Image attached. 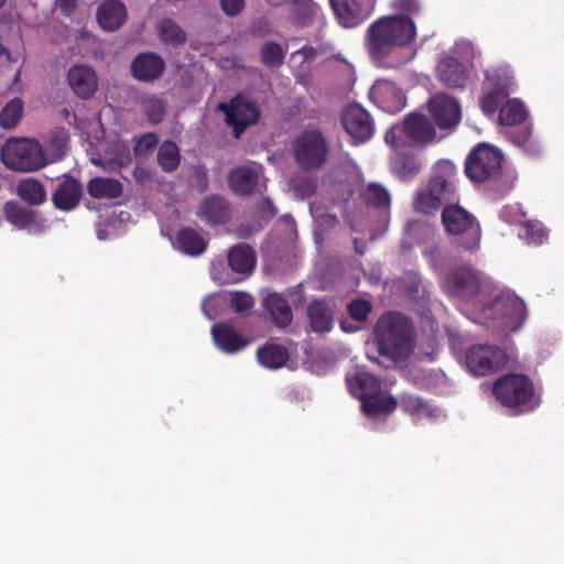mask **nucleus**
<instances>
[{
    "label": "nucleus",
    "mask_w": 564,
    "mask_h": 564,
    "mask_svg": "<svg viewBox=\"0 0 564 564\" xmlns=\"http://www.w3.org/2000/svg\"><path fill=\"white\" fill-rule=\"evenodd\" d=\"M375 340L381 357L387 358L389 368L410 358L414 349L415 333L410 319L400 312L382 314L373 329Z\"/></svg>",
    "instance_id": "nucleus-2"
},
{
    "label": "nucleus",
    "mask_w": 564,
    "mask_h": 564,
    "mask_svg": "<svg viewBox=\"0 0 564 564\" xmlns=\"http://www.w3.org/2000/svg\"><path fill=\"white\" fill-rule=\"evenodd\" d=\"M502 153L495 147L480 143L465 161V174L474 183L496 181L502 171Z\"/></svg>",
    "instance_id": "nucleus-9"
},
{
    "label": "nucleus",
    "mask_w": 564,
    "mask_h": 564,
    "mask_svg": "<svg viewBox=\"0 0 564 564\" xmlns=\"http://www.w3.org/2000/svg\"><path fill=\"white\" fill-rule=\"evenodd\" d=\"M59 113H61V117L68 122V120H69V118H70L73 112L68 108L64 107L59 111Z\"/></svg>",
    "instance_id": "nucleus-57"
},
{
    "label": "nucleus",
    "mask_w": 564,
    "mask_h": 564,
    "mask_svg": "<svg viewBox=\"0 0 564 564\" xmlns=\"http://www.w3.org/2000/svg\"><path fill=\"white\" fill-rule=\"evenodd\" d=\"M165 69V62L154 52L138 54L131 62L130 72L134 79L141 83H152L159 79Z\"/></svg>",
    "instance_id": "nucleus-18"
},
{
    "label": "nucleus",
    "mask_w": 564,
    "mask_h": 564,
    "mask_svg": "<svg viewBox=\"0 0 564 564\" xmlns=\"http://www.w3.org/2000/svg\"><path fill=\"white\" fill-rule=\"evenodd\" d=\"M429 110L441 129H449L457 126L462 118L460 105L446 94H436L429 101Z\"/></svg>",
    "instance_id": "nucleus-17"
},
{
    "label": "nucleus",
    "mask_w": 564,
    "mask_h": 564,
    "mask_svg": "<svg viewBox=\"0 0 564 564\" xmlns=\"http://www.w3.org/2000/svg\"><path fill=\"white\" fill-rule=\"evenodd\" d=\"M370 97L387 112H398L404 107V97L398 87L387 80H378L370 89Z\"/></svg>",
    "instance_id": "nucleus-22"
},
{
    "label": "nucleus",
    "mask_w": 564,
    "mask_h": 564,
    "mask_svg": "<svg viewBox=\"0 0 564 564\" xmlns=\"http://www.w3.org/2000/svg\"><path fill=\"white\" fill-rule=\"evenodd\" d=\"M442 224L447 234L460 237L459 245L465 250L479 247L481 228L477 218L462 207L458 200L451 202L442 209Z\"/></svg>",
    "instance_id": "nucleus-5"
},
{
    "label": "nucleus",
    "mask_w": 564,
    "mask_h": 564,
    "mask_svg": "<svg viewBox=\"0 0 564 564\" xmlns=\"http://www.w3.org/2000/svg\"><path fill=\"white\" fill-rule=\"evenodd\" d=\"M207 240L191 227L181 228L176 234L174 247L191 257L203 254L207 248Z\"/></svg>",
    "instance_id": "nucleus-32"
},
{
    "label": "nucleus",
    "mask_w": 564,
    "mask_h": 564,
    "mask_svg": "<svg viewBox=\"0 0 564 564\" xmlns=\"http://www.w3.org/2000/svg\"><path fill=\"white\" fill-rule=\"evenodd\" d=\"M492 394L502 406L516 414L533 411L538 405L532 380L521 373L499 377L492 384Z\"/></svg>",
    "instance_id": "nucleus-4"
},
{
    "label": "nucleus",
    "mask_w": 564,
    "mask_h": 564,
    "mask_svg": "<svg viewBox=\"0 0 564 564\" xmlns=\"http://www.w3.org/2000/svg\"><path fill=\"white\" fill-rule=\"evenodd\" d=\"M155 29L159 39L167 45L178 47L187 40L185 31L170 18L160 20Z\"/></svg>",
    "instance_id": "nucleus-40"
},
{
    "label": "nucleus",
    "mask_w": 564,
    "mask_h": 564,
    "mask_svg": "<svg viewBox=\"0 0 564 564\" xmlns=\"http://www.w3.org/2000/svg\"><path fill=\"white\" fill-rule=\"evenodd\" d=\"M329 143L318 129L303 131L292 143L294 160L301 170L321 169L328 160Z\"/></svg>",
    "instance_id": "nucleus-7"
},
{
    "label": "nucleus",
    "mask_w": 564,
    "mask_h": 564,
    "mask_svg": "<svg viewBox=\"0 0 564 564\" xmlns=\"http://www.w3.org/2000/svg\"><path fill=\"white\" fill-rule=\"evenodd\" d=\"M420 389L435 394L444 393L448 388V378L441 370L422 371L416 381Z\"/></svg>",
    "instance_id": "nucleus-41"
},
{
    "label": "nucleus",
    "mask_w": 564,
    "mask_h": 564,
    "mask_svg": "<svg viewBox=\"0 0 564 564\" xmlns=\"http://www.w3.org/2000/svg\"><path fill=\"white\" fill-rule=\"evenodd\" d=\"M24 104L20 98L10 100L0 111V126L3 129L14 128L22 118Z\"/></svg>",
    "instance_id": "nucleus-46"
},
{
    "label": "nucleus",
    "mask_w": 564,
    "mask_h": 564,
    "mask_svg": "<svg viewBox=\"0 0 564 564\" xmlns=\"http://www.w3.org/2000/svg\"><path fill=\"white\" fill-rule=\"evenodd\" d=\"M18 197L30 207L43 205L47 199L45 186L35 177H23L15 186Z\"/></svg>",
    "instance_id": "nucleus-29"
},
{
    "label": "nucleus",
    "mask_w": 564,
    "mask_h": 564,
    "mask_svg": "<svg viewBox=\"0 0 564 564\" xmlns=\"http://www.w3.org/2000/svg\"><path fill=\"white\" fill-rule=\"evenodd\" d=\"M142 109L152 124L161 123L166 113V102L155 95H149L141 100Z\"/></svg>",
    "instance_id": "nucleus-45"
},
{
    "label": "nucleus",
    "mask_w": 564,
    "mask_h": 564,
    "mask_svg": "<svg viewBox=\"0 0 564 564\" xmlns=\"http://www.w3.org/2000/svg\"><path fill=\"white\" fill-rule=\"evenodd\" d=\"M285 57L283 47L273 41L265 42L260 48V58L263 65L269 68L280 67Z\"/></svg>",
    "instance_id": "nucleus-47"
},
{
    "label": "nucleus",
    "mask_w": 564,
    "mask_h": 564,
    "mask_svg": "<svg viewBox=\"0 0 564 564\" xmlns=\"http://www.w3.org/2000/svg\"><path fill=\"white\" fill-rule=\"evenodd\" d=\"M499 122L502 126L514 127L525 121L528 109L524 104L517 99H508L499 107Z\"/></svg>",
    "instance_id": "nucleus-38"
},
{
    "label": "nucleus",
    "mask_w": 564,
    "mask_h": 564,
    "mask_svg": "<svg viewBox=\"0 0 564 564\" xmlns=\"http://www.w3.org/2000/svg\"><path fill=\"white\" fill-rule=\"evenodd\" d=\"M6 54L9 59H11L10 53L7 51V48L0 43V56Z\"/></svg>",
    "instance_id": "nucleus-58"
},
{
    "label": "nucleus",
    "mask_w": 564,
    "mask_h": 564,
    "mask_svg": "<svg viewBox=\"0 0 564 564\" xmlns=\"http://www.w3.org/2000/svg\"><path fill=\"white\" fill-rule=\"evenodd\" d=\"M490 311L500 325L511 332L521 328L528 316L523 300L511 292L497 295L490 304Z\"/></svg>",
    "instance_id": "nucleus-11"
},
{
    "label": "nucleus",
    "mask_w": 564,
    "mask_h": 564,
    "mask_svg": "<svg viewBox=\"0 0 564 564\" xmlns=\"http://www.w3.org/2000/svg\"><path fill=\"white\" fill-rule=\"evenodd\" d=\"M227 262L232 272L249 275L256 268L257 253L248 243H238L228 250Z\"/></svg>",
    "instance_id": "nucleus-27"
},
{
    "label": "nucleus",
    "mask_w": 564,
    "mask_h": 564,
    "mask_svg": "<svg viewBox=\"0 0 564 564\" xmlns=\"http://www.w3.org/2000/svg\"><path fill=\"white\" fill-rule=\"evenodd\" d=\"M212 336L216 346L226 354H235L242 350L248 345V340L239 335L232 326L226 323L213 325Z\"/></svg>",
    "instance_id": "nucleus-26"
},
{
    "label": "nucleus",
    "mask_w": 564,
    "mask_h": 564,
    "mask_svg": "<svg viewBox=\"0 0 564 564\" xmlns=\"http://www.w3.org/2000/svg\"><path fill=\"white\" fill-rule=\"evenodd\" d=\"M442 288L452 297L469 300L479 291V279L470 269H457L443 278Z\"/></svg>",
    "instance_id": "nucleus-16"
},
{
    "label": "nucleus",
    "mask_w": 564,
    "mask_h": 564,
    "mask_svg": "<svg viewBox=\"0 0 564 564\" xmlns=\"http://www.w3.org/2000/svg\"><path fill=\"white\" fill-rule=\"evenodd\" d=\"M456 176L457 169L452 161H437L426 185L412 196L413 210L421 215H435L451 202L458 200Z\"/></svg>",
    "instance_id": "nucleus-3"
},
{
    "label": "nucleus",
    "mask_w": 564,
    "mask_h": 564,
    "mask_svg": "<svg viewBox=\"0 0 564 564\" xmlns=\"http://www.w3.org/2000/svg\"><path fill=\"white\" fill-rule=\"evenodd\" d=\"M398 408V401L392 395L383 394L382 391L371 394L361 401V410L368 417L389 415Z\"/></svg>",
    "instance_id": "nucleus-33"
},
{
    "label": "nucleus",
    "mask_w": 564,
    "mask_h": 564,
    "mask_svg": "<svg viewBox=\"0 0 564 564\" xmlns=\"http://www.w3.org/2000/svg\"><path fill=\"white\" fill-rule=\"evenodd\" d=\"M402 129L404 134L416 143L426 144L436 137L434 124L426 116L421 113L408 115Z\"/></svg>",
    "instance_id": "nucleus-25"
},
{
    "label": "nucleus",
    "mask_w": 564,
    "mask_h": 564,
    "mask_svg": "<svg viewBox=\"0 0 564 564\" xmlns=\"http://www.w3.org/2000/svg\"><path fill=\"white\" fill-rule=\"evenodd\" d=\"M254 302L252 296L243 292H237L232 295L231 306L236 312H246L252 308Z\"/></svg>",
    "instance_id": "nucleus-51"
},
{
    "label": "nucleus",
    "mask_w": 564,
    "mask_h": 564,
    "mask_svg": "<svg viewBox=\"0 0 564 564\" xmlns=\"http://www.w3.org/2000/svg\"><path fill=\"white\" fill-rule=\"evenodd\" d=\"M508 361L506 352L498 346L475 345L465 354L468 370L477 377H485L502 369Z\"/></svg>",
    "instance_id": "nucleus-10"
},
{
    "label": "nucleus",
    "mask_w": 564,
    "mask_h": 564,
    "mask_svg": "<svg viewBox=\"0 0 564 564\" xmlns=\"http://www.w3.org/2000/svg\"><path fill=\"white\" fill-rule=\"evenodd\" d=\"M180 150L175 142H163L158 151V163L164 172H174L180 165Z\"/></svg>",
    "instance_id": "nucleus-44"
},
{
    "label": "nucleus",
    "mask_w": 564,
    "mask_h": 564,
    "mask_svg": "<svg viewBox=\"0 0 564 564\" xmlns=\"http://www.w3.org/2000/svg\"><path fill=\"white\" fill-rule=\"evenodd\" d=\"M219 109L226 113V120L234 128V134L239 138L245 130L256 124L260 118V109L256 101L238 94L229 104H220Z\"/></svg>",
    "instance_id": "nucleus-12"
},
{
    "label": "nucleus",
    "mask_w": 564,
    "mask_h": 564,
    "mask_svg": "<svg viewBox=\"0 0 564 564\" xmlns=\"http://www.w3.org/2000/svg\"><path fill=\"white\" fill-rule=\"evenodd\" d=\"M156 143H158V140H156L155 134L147 133L139 139V141L134 148V151L138 154L149 152L150 150L155 148Z\"/></svg>",
    "instance_id": "nucleus-53"
},
{
    "label": "nucleus",
    "mask_w": 564,
    "mask_h": 564,
    "mask_svg": "<svg viewBox=\"0 0 564 564\" xmlns=\"http://www.w3.org/2000/svg\"><path fill=\"white\" fill-rule=\"evenodd\" d=\"M257 358L260 365L268 369H279L283 367L290 358L285 346L268 343L257 350Z\"/></svg>",
    "instance_id": "nucleus-36"
},
{
    "label": "nucleus",
    "mask_w": 564,
    "mask_h": 564,
    "mask_svg": "<svg viewBox=\"0 0 564 564\" xmlns=\"http://www.w3.org/2000/svg\"><path fill=\"white\" fill-rule=\"evenodd\" d=\"M361 199L366 205L376 208H389L391 204L389 191L378 183H369L361 193Z\"/></svg>",
    "instance_id": "nucleus-42"
},
{
    "label": "nucleus",
    "mask_w": 564,
    "mask_h": 564,
    "mask_svg": "<svg viewBox=\"0 0 564 564\" xmlns=\"http://www.w3.org/2000/svg\"><path fill=\"white\" fill-rule=\"evenodd\" d=\"M346 384L350 394L360 401L382 390V381L375 375L364 370L348 373L346 376Z\"/></svg>",
    "instance_id": "nucleus-23"
},
{
    "label": "nucleus",
    "mask_w": 564,
    "mask_h": 564,
    "mask_svg": "<svg viewBox=\"0 0 564 564\" xmlns=\"http://www.w3.org/2000/svg\"><path fill=\"white\" fill-rule=\"evenodd\" d=\"M341 123L355 143L367 142L375 132L372 117L358 104H350L346 107L341 115Z\"/></svg>",
    "instance_id": "nucleus-15"
},
{
    "label": "nucleus",
    "mask_w": 564,
    "mask_h": 564,
    "mask_svg": "<svg viewBox=\"0 0 564 564\" xmlns=\"http://www.w3.org/2000/svg\"><path fill=\"white\" fill-rule=\"evenodd\" d=\"M528 243H542L546 239L544 226L539 220H525L523 234L520 235Z\"/></svg>",
    "instance_id": "nucleus-48"
},
{
    "label": "nucleus",
    "mask_w": 564,
    "mask_h": 564,
    "mask_svg": "<svg viewBox=\"0 0 564 564\" xmlns=\"http://www.w3.org/2000/svg\"><path fill=\"white\" fill-rule=\"evenodd\" d=\"M393 172L402 181H409L420 174L422 164L413 154H399L393 161Z\"/></svg>",
    "instance_id": "nucleus-43"
},
{
    "label": "nucleus",
    "mask_w": 564,
    "mask_h": 564,
    "mask_svg": "<svg viewBox=\"0 0 564 564\" xmlns=\"http://www.w3.org/2000/svg\"><path fill=\"white\" fill-rule=\"evenodd\" d=\"M127 15V8L120 0L102 2L96 13L100 28L110 32L119 30L124 24Z\"/></svg>",
    "instance_id": "nucleus-24"
},
{
    "label": "nucleus",
    "mask_w": 564,
    "mask_h": 564,
    "mask_svg": "<svg viewBox=\"0 0 564 564\" xmlns=\"http://www.w3.org/2000/svg\"><path fill=\"white\" fill-rule=\"evenodd\" d=\"M69 142V133L63 127H57L50 133V144L58 153H64Z\"/></svg>",
    "instance_id": "nucleus-50"
},
{
    "label": "nucleus",
    "mask_w": 564,
    "mask_h": 564,
    "mask_svg": "<svg viewBox=\"0 0 564 564\" xmlns=\"http://www.w3.org/2000/svg\"><path fill=\"white\" fill-rule=\"evenodd\" d=\"M262 305L270 314L272 323L279 328H285L293 321V313L286 299L279 293H269L262 301Z\"/></svg>",
    "instance_id": "nucleus-28"
},
{
    "label": "nucleus",
    "mask_w": 564,
    "mask_h": 564,
    "mask_svg": "<svg viewBox=\"0 0 564 564\" xmlns=\"http://www.w3.org/2000/svg\"><path fill=\"white\" fill-rule=\"evenodd\" d=\"M76 0H56V7L64 14L69 17L76 9Z\"/></svg>",
    "instance_id": "nucleus-54"
},
{
    "label": "nucleus",
    "mask_w": 564,
    "mask_h": 564,
    "mask_svg": "<svg viewBox=\"0 0 564 564\" xmlns=\"http://www.w3.org/2000/svg\"><path fill=\"white\" fill-rule=\"evenodd\" d=\"M401 410L416 416L433 417L437 415V408L432 406L427 401L412 393H403L398 401Z\"/></svg>",
    "instance_id": "nucleus-39"
},
{
    "label": "nucleus",
    "mask_w": 564,
    "mask_h": 564,
    "mask_svg": "<svg viewBox=\"0 0 564 564\" xmlns=\"http://www.w3.org/2000/svg\"><path fill=\"white\" fill-rule=\"evenodd\" d=\"M307 317L311 330L315 333L329 332L333 327V311L325 300H315L307 306Z\"/></svg>",
    "instance_id": "nucleus-31"
},
{
    "label": "nucleus",
    "mask_w": 564,
    "mask_h": 564,
    "mask_svg": "<svg viewBox=\"0 0 564 564\" xmlns=\"http://www.w3.org/2000/svg\"><path fill=\"white\" fill-rule=\"evenodd\" d=\"M7 0H0V8H2L6 4Z\"/></svg>",
    "instance_id": "nucleus-59"
},
{
    "label": "nucleus",
    "mask_w": 564,
    "mask_h": 564,
    "mask_svg": "<svg viewBox=\"0 0 564 564\" xmlns=\"http://www.w3.org/2000/svg\"><path fill=\"white\" fill-rule=\"evenodd\" d=\"M7 167L19 172H33L46 165V158L36 140L12 139L1 150Z\"/></svg>",
    "instance_id": "nucleus-8"
},
{
    "label": "nucleus",
    "mask_w": 564,
    "mask_h": 564,
    "mask_svg": "<svg viewBox=\"0 0 564 564\" xmlns=\"http://www.w3.org/2000/svg\"><path fill=\"white\" fill-rule=\"evenodd\" d=\"M221 11L227 17H237L245 8V0H219Z\"/></svg>",
    "instance_id": "nucleus-52"
},
{
    "label": "nucleus",
    "mask_w": 564,
    "mask_h": 564,
    "mask_svg": "<svg viewBox=\"0 0 564 564\" xmlns=\"http://www.w3.org/2000/svg\"><path fill=\"white\" fill-rule=\"evenodd\" d=\"M67 83L73 93L82 99H89L98 88L95 70L90 66L82 64L74 65L68 69Z\"/></svg>",
    "instance_id": "nucleus-20"
},
{
    "label": "nucleus",
    "mask_w": 564,
    "mask_h": 564,
    "mask_svg": "<svg viewBox=\"0 0 564 564\" xmlns=\"http://www.w3.org/2000/svg\"><path fill=\"white\" fill-rule=\"evenodd\" d=\"M337 22L346 28H356L373 12L376 0H329Z\"/></svg>",
    "instance_id": "nucleus-14"
},
{
    "label": "nucleus",
    "mask_w": 564,
    "mask_h": 564,
    "mask_svg": "<svg viewBox=\"0 0 564 564\" xmlns=\"http://www.w3.org/2000/svg\"><path fill=\"white\" fill-rule=\"evenodd\" d=\"M401 132H403L402 126L391 128L384 134L386 142L394 149L398 148L399 144L397 142V135H398V133H401Z\"/></svg>",
    "instance_id": "nucleus-55"
},
{
    "label": "nucleus",
    "mask_w": 564,
    "mask_h": 564,
    "mask_svg": "<svg viewBox=\"0 0 564 564\" xmlns=\"http://www.w3.org/2000/svg\"><path fill=\"white\" fill-rule=\"evenodd\" d=\"M83 196L82 184L72 176L65 175L52 194V203L58 210L69 212L76 208Z\"/></svg>",
    "instance_id": "nucleus-21"
},
{
    "label": "nucleus",
    "mask_w": 564,
    "mask_h": 564,
    "mask_svg": "<svg viewBox=\"0 0 564 564\" xmlns=\"http://www.w3.org/2000/svg\"><path fill=\"white\" fill-rule=\"evenodd\" d=\"M228 183L232 192L248 195L254 191L258 184V173L251 167L240 166L230 172Z\"/></svg>",
    "instance_id": "nucleus-35"
},
{
    "label": "nucleus",
    "mask_w": 564,
    "mask_h": 564,
    "mask_svg": "<svg viewBox=\"0 0 564 564\" xmlns=\"http://www.w3.org/2000/svg\"><path fill=\"white\" fill-rule=\"evenodd\" d=\"M391 7L402 13L377 19L366 33L368 54L378 67L387 69L399 68L411 59L403 50L416 37L412 17L421 11L417 0H393Z\"/></svg>",
    "instance_id": "nucleus-1"
},
{
    "label": "nucleus",
    "mask_w": 564,
    "mask_h": 564,
    "mask_svg": "<svg viewBox=\"0 0 564 564\" xmlns=\"http://www.w3.org/2000/svg\"><path fill=\"white\" fill-rule=\"evenodd\" d=\"M440 80L448 88H464L467 82L465 66L455 57H445L437 67Z\"/></svg>",
    "instance_id": "nucleus-30"
},
{
    "label": "nucleus",
    "mask_w": 564,
    "mask_h": 564,
    "mask_svg": "<svg viewBox=\"0 0 564 564\" xmlns=\"http://www.w3.org/2000/svg\"><path fill=\"white\" fill-rule=\"evenodd\" d=\"M514 86V76L510 66L499 65L485 70L482 96L479 100L482 112L487 116L495 115Z\"/></svg>",
    "instance_id": "nucleus-6"
},
{
    "label": "nucleus",
    "mask_w": 564,
    "mask_h": 564,
    "mask_svg": "<svg viewBox=\"0 0 564 564\" xmlns=\"http://www.w3.org/2000/svg\"><path fill=\"white\" fill-rule=\"evenodd\" d=\"M2 214L4 219L17 230L42 234L46 228L45 219L40 212L14 199L4 203Z\"/></svg>",
    "instance_id": "nucleus-13"
},
{
    "label": "nucleus",
    "mask_w": 564,
    "mask_h": 564,
    "mask_svg": "<svg viewBox=\"0 0 564 564\" xmlns=\"http://www.w3.org/2000/svg\"><path fill=\"white\" fill-rule=\"evenodd\" d=\"M371 308V303L364 299L354 300L348 304V313L350 317L357 322H365Z\"/></svg>",
    "instance_id": "nucleus-49"
},
{
    "label": "nucleus",
    "mask_w": 564,
    "mask_h": 564,
    "mask_svg": "<svg viewBox=\"0 0 564 564\" xmlns=\"http://www.w3.org/2000/svg\"><path fill=\"white\" fill-rule=\"evenodd\" d=\"M508 138L516 147L520 148L531 158H538L542 154L541 144L533 137L530 124H525L522 129H512L508 131Z\"/></svg>",
    "instance_id": "nucleus-37"
},
{
    "label": "nucleus",
    "mask_w": 564,
    "mask_h": 564,
    "mask_svg": "<svg viewBox=\"0 0 564 564\" xmlns=\"http://www.w3.org/2000/svg\"><path fill=\"white\" fill-rule=\"evenodd\" d=\"M68 124L75 129L82 128L80 120L78 119V117L75 112L72 113V116L68 120Z\"/></svg>",
    "instance_id": "nucleus-56"
},
{
    "label": "nucleus",
    "mask_w": 564,
    "mask_h": 564,
    "mask_svg": "<svg viewBox=\"0 0 564 564\" xmlns=\"http://www.w3.org/2000/svg\"><path fill=\"white\" fill-rule=\"evenodd\" d=\"M87 192L94 198L113 199L122 195L123 185L118 180L97 176L87 183Z\"/></svg>",
    "instance_id": "nucleus-34"
},
{
    "label": "nucleus",
    "mask_w": 564,
    "mask_h": 564,
    "mask_svg": "<svg viewBox=\"0 0 564 564\" xmlns=\"http://www.w3.org/2000/svg\"><path fill=\"white\" fill-rule=\"evenodd\" d=\"M197 216L209 227L225 225L231 217V207L225 197L210 195L202 200Z\"/></svg>",
    "instance_id": "nucleus-19"
}]
</instances>
